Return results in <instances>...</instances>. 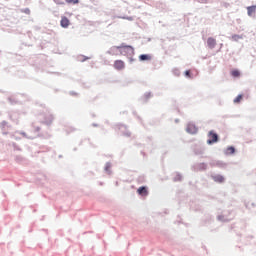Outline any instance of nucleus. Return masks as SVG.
<instances>
[{
  "instance_id": "nucleus-1",
  "label": "nucleus",
  "mask_w": 256,
  "mask_h": 256,
  "mask_svg": "<svg viewBox=\"0 0 256 256\" xmlns=\"http://www.w3.org/2000/svg\"><path fill=\"white\" fill-rule=\"evenodd\" d=\"M208 145H213V143H217L219 141V136L217 135V133L210 131L208 134Z\"/></svg>"
},
{
  "instance_id": "nucleus-2",
  "label": "nucleus",
  "mask_w": 256,
  "mask_h": 256,
  "mask_svg": "<svg viewBox=\"0 0 256 256\" xmlns=\"http://www.w3.org/2000/svg\"><path fill=\"white\" fill-rule=\"evenodd\" d=\"M114 69H116V71H123V69H125V62L123 60H116L114 62Z\"/></svg>"
},
{
  "instance_id": "nucleus-3",
  "label": "nucleus",
  "mask_w": 256,
  "mask_h": 256,
  "mask_svg": "<svg viewBox=\"0 0 256 256\" xmlns=\"http://www.w3.org/2000/svg\"><path fill=\"white\" fill-rule=\"evenodd\" d=\"M137 193L141 197H147V195H149V190L147 189L146 186H141L137 189Z\"/></svg>"
},
{
  "instance_id": "nucleus-4",
  "label": "nucleus",
  "mask_w": 256,
  "mask_h": 256,
  "mask_svg": "<svg viewBox=\"0 0 256 256\" xmlns=\"http://www.w3.org/2000/svg\"><path fill=\"white\" fill-rule=\"evenodd\" d=\"M60 25L63 27V29H67V27L71 25V21H69V18L63 16L61 18Z\"/></svg>"
},
{
  "instance_id": "nucleus-5",
  "label": "nucleus",
  "mask_w": 256,
  "mask_h": 256,
  "mask_svg": "<svg viewBox=\"0 0 256 256\" xmlns=\"http://www.w3.org/2000/svg\"><path fill=\"white\" fill-rule=\"evenodd\" d=\"M187 133H191V135H195L197 133V126L195 124L189 123L186 128Z\"/></svg>"
},
{
  "instance_id": "nucleus-6",
  "label": "nucleus",
  "mask_w": 256,
  "mask_h": 256,
  "mask_svg": "<svg viewBox=\"0 0 256 256\" xmlns=\"http://www.w3.org/2000/svg\"><path fill=\"white\" fill-rule=\"evenodd\" d=\"M207 45L209 49H215V46L217 45V40H215V38L210 37L207 39Z\"/></svg>"
},
{
  "instance_id": "nucleus-7",
  "label": "nucleus",
  "mask_w": 256,
  "mask_h": 256,
  "mask_svg": "<svg viewBox=\"0 0 256 256\" xmlns=\"http://www.w3.org/2000/svg\"><path fill=\"white\" fill-rule=\"evenodd\" d=\"M212 179L216 183H223L225 181V177H223L222 175L213 176Z\"/></svg>"
},
{
  "instance_id": "nucleus-8",
  "label": "nucleus",
  "mask_w": 256,
  "mask_h": 256,
  "mask_svg": "<svg viewBox=\"0 0 256 256\" xmlns=\"http://www.w3.org/2000/svg\"><path fill=\"white\" fill-rule=\"evenodd\" d=\"M249 17H253L256 11V6H249L247 7Z\"/></svg>"
},
{
  "instance_id": "nucleus-9",
  "label": "nucleus",
  "mask_w": 256,
  "mask_h": 256,
  "mask_svg": "<svg viewBox=\"0 0 256 256\" xmlns=\"http://www.w3.org/2000/svg\"><path fill=\"white\" fill-rule=\"evenodd\" d=\"M140 61H151V55L142 54L139 56Z\"/></svg>"
},
{
  "instance_id": "nucleus-10",
  "label": "nucleus",
  "mask_w": 256,
  "mask_h": 256,
  "mask_svg": "<svg viewBox=\"0 0 256 256\" xmlns=\"http://www.w3.org/2000/svg\"><path fill=\"white\" fill-rule=\"evenodd\" d=\"M228 155H233L235 153V148L233 146H230L227 148Z\"/></svg>"
},
{
  "instance_id": "nucleus-11",
  "label": "nucleus",
  "mask_w": 256,
  "mask_h": 256,
  "mask_svg": "<svg viewBox=\"0 0 256 256\" xmlns=\"http://www.w3.org/2000/svg\"><path fill=\"white\" fill-rule=\"evenodd\" d=\"M243 100V95H238L235 99H234V103H241V101Z\"/></svg>"
},
{
  "instance_id": "nucleus-12",
  "label": "nucleus",
  "mask_w": 256,
  "mask_h": 256,
  "mask_svg": "<svg viewBox=\"0 0 256 256\" xmlns=\"http://www.w3.org/2000/svg\"><path fill=\"white\" fill-rule=\"evenodd\" d=\"M231 75H232V77H239V75H241V73L239 72V70H233L231 72Z\"/></svg>"
},
{
  "instance_id": "nucleus-13",
  "label": "nucleus",
  "mask_w": 256,
  "mask_h": 256,
  "mask_svg": "<svg viewBox=\"0 0 256 256\" xmlns=\"http://www.w3.org/2000/svg\"><path fill=\"white\" fill-rule=\"evenodd\" d=\"M67 3H72L73 5H77L79 3V0H66Z\"/></svg>"
},
{
  "instance_id": "nucleus-14",
  "label": "nucleus",
  "mask_w": 256,
  "mask_h": 256,
  "mask_svg": "<svg viewBox=\"0 0 256 256\" xmlns=\"http://www.w3.org/2000/svg\"><path fill=\"white\" fill-rule=\"evenodd\" d=\"M232 39H234V41H237L238 39H241V36H239V35H234V36H232Z\"/></svg>"
},
{
  "instance_id": "nucleus-15",
  "label": "nucleus",
  "mask_w": 256,
  "mask_h": 256,
  "mask_svg": "<svg viewBox=\"0 0 256 256\" xmlns=\"http://www.w3.org/2000/svg\"><path fill=\"white\" fill-rule=\"evenodd\" d=\"M185 75H186V77L191 78V71L186 70V71H185Z\"/></svg>"
},
{
  "instance_id": "nucleus-16",
  "label": "nucleus",
  "mask_w": 256,
  "mask_h": 256,
  "mask_svg": "<svg viewBox=\"0 0 256 256\" xmlns=\"http://www.w3.org/2000/svg\"><path fill=\"white\" fill-rule=\"evenodd\" d=\"M198 3H207V0H197Z\"/></svg>"
},
{
  "instance_id": "nucleus-17",
  "label": "nucleus",
  "mask_w": 256,
  "mask_h": 256,
  "mask_svg": "<svg viewBox=\"0 0 256 256\" xmlns=\"http://www.w3.org/2000/svg\"><path fill=\"white\" fill-rule=\"evenodd\" d=\"M53 121V116H50V123Z\"/></svg>"
},
{
  "instance_id": "nucleus-18",
  "label": "nucleus",
  "mask_w": 256,
  "mask_h": 256,
  "mask_svg": "<svg viewBox=\"0 0 256 256\" xmlns=\"http://www.w3.org/2000/svg\"><path fill=\"white\" fill-rule=\"evenodd\" d=\"M204 169H207V165L203 164Z\"/></svg>"
},
{
  "instance_id": "nucleus-19",
  "label": "nucleus",
  "mask_w": 256,
  "mask_h": 256,
  "mask_svg": "<svg viewBox=\"0 0 256 256\" xmlns=\"http://www.w3.org/2000/svg\"><path fill=\"white\" fill-rule=\"evenodd\" d=\"M125 47H127V48L131 49V46H125Z\"/></svg>"
}]
</instances>
